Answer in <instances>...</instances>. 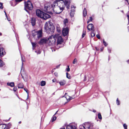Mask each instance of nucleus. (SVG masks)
<instances>
[{"label":"nucleus","mask_w":129,"mask_h":129,"mask_svg":"<svg viewBox=\"0 0 129 129\" xmlns=\"http://www.w3.org/2000/svg\"><path fill=\"white\" fill-rule=\"evenodd\" d=\"M44 28L46 32L48 34L53 33L55 29L53 24L50 22H47L46 23Z\"/></svg>","instance_id":"nucleus-1"},{"label":"nucleus","mask_w":129,"mask_h":129,"mask_svg":"<svg viewBox=\"0 0 129 129\" xmlns=\"http://www.w3.org/2000/svg\"><path fill=\"white\" fill-rule=\"evenodd\" d=\"M57 35H52L47 40V43L50 46H53L55 44L56 40L57 38Z\"/></svg>","instance_id":"nucleus-2"},{"label":"nucleus","mask_w":129,"mask_h":129,"mask_svg":"<svg viewBox=\"0 0 129 129\" xmlns=\"http://www.w3.org/2000/svg\"><path fill=\"white\" fill-rule=\"evenodd\" d=\"M57 3L56 4H54L53 3V5H52V10L53 12L56 14H59L62 12V11L56 5Z\"/></svg>","instance_id":"nucleus-3"},{"label":"nucleus","mask_w":129,"mask_h":129,"mask_svg":"<svg viewBox=\"0 0 129 129\" xmlns=\"http://www.w3.org/2000/svg\"><path fill=\"white\" fill-rule=\"evenodd\" d=\"M42 30L41 29L35 32L33 31L32 32V35L35 39H39L42 36Z\"/></svg>","instance_id":"nucleus-4"},{"label":"nucleus","mask_w":129,"mask_h":129,"mask_svg":"<svg viewBox=\"0 0 129 129\" xmlns=\"http://www.w3.org/2000/svg\"><path fill=\"white\" fill-rule=\"evenodd\" d=\"M25 10L28 12V11L27 10V9H28L29 10H31L33 9V7L32 3L29 1L25 2Z\"/></svg>","instance_id":"nucleus-5"},{"label":"nucleus","mask_w":129,"mask_h":129,"mask_svg":"<svg viewBox=\"0 0 129 129\" xmlns=\"http://www.w3.org/2000/svg\"><path fill=\"white\" fill-rule=\"evenodd\" d=\"M56 5L62 11L64 10L65 7L63 0H60V1L57 2Z\"/></svg>","instance_id":"nucleus-6"},{"label":"nucleus","mask_w":129,"mask_h":129,"mask_svg":"<svg viewBox=\"0 0 129 129\" xmlns=\"http://www.w3.org/2000/svg\"><path fill=\"white\" fill-rule=\"evenodd\" d=\"M51 6L52 5L50 6L46 4H45L44 6L45 11L47 12H49L50 11H52V8Z\"/></svg>","instance_id":"nucleus-7"},{"label":"nucleus","mask_w":129,"mask_h":129,"mask_svg":"<svg viewBox=\"0 0 129 129\" xmlns=\"http://www.w3.org/2000/svg\"><path fill=\"white\" fill-rule=\"evenodd\" d=\"M71 0H64L63 1V3L65 7L66 6L68 9H69L71 3Z\"/></svg>","instance_id":"nucleus-8"},{"label":"nucleus","mask_w":129,"mask_h":129,"mask_svg":"<svg viewBox=\"0 0 129 129\" xmlns=\"http://www.w3.org/2000/svg\"><path fill=\"white\" fill-rule=\"evenodd\" d=\"M63 42V40L62 39V37L60 36H59L58 37L57 41V46H56V48H58L57 47L58 46L61 44Z\"/></svg>","instance_id":"nucleus-9"},{"label":"nucleus","mask_w":129,"mask_h":129,"mask_svg":"<svg viewBox=\"0 0 129 129\" xmlns=\"http://www.w3.org/2000/svg\"><path fill=\"white\" fill-rule=\"evenodd\" d=\"M41 18L44 20H46L50 17V16L49 15L44 12Z\"/></svg>","instance_id":"nucleus-10"},{"label":"nucleus","mask_w":129,"mask_h":129,"mask_svg":"<svg viewBox=\"0 0 129 129\" xmlns=\"http://www.w3.org/2000/svg\"><path fill=\"white\" fill-rule=\"evenodd\" d=\"M22 78L25 81H27L28 80V76L27 74L25 72H23V73L21 74Z\"/></svg>","instance_id":"nucleus-11"},{"label":"nucleus","mask_w":129,"mask_h":129,"mask_svg":"<svg viewBox=\"0 0 129 129\" xmlns=\"http://www.w3.org/2000/svg\"><path fill=\"white\" fill-rule=\"evenodd\" d=\"M43 12L42 11L40 10H36V15L38 17L41 18L43 14Z\"/></svg>","instance_id":"nucleus-12"},{"label":"nucleus","mask_w":129,"mask_h":129,"mask_svg":"<svg viewBox=\"0 0 129 129\" xmlns=\"http://www.w3.org/2000/svg\"><path fill=\"white\" fill-rule=\"evenodd\" d=\"M69 29L67 28H63L62 30V34L64 36H66L68 34Z\"/></svg>","instance_id":"nucleus-13"},{"label":"nucleus","mask_w":129,"mask_h":129,"mask_svg":"<svg viewBox=\"0 0 129 129\" xmlns=\"http://www.w3.org/2000/svg\"><path fill=\"white\" fill-rule=\"evenodd\" d=\"M76 127L74 125L71 124L67 125V129H76Z\"/></svg>","instance_id":"nucleus-14"},{"label":"nucleus","mask_w":129,"mask_h":129,"mask_svg":"<svg viewBox=\"0 0 129 129\" xmlns=\"http://www.w3.org/2000/svg\"><path fill=\"white\" fill-rule=\"evenodd\" d=\"M85 126H83V127L85 129H90L91 126V124L89 123H85Z\"/></svg>","instance_id":"nucleus-15"},{"label":"nucleus","mask_w":129,"mask_h":129,"mask_svg":"<svg viewBox=\"0 0 129 129\" xmlns=\"http://www.w3.org/2000/svg\"><path fill=\"white\" fill-rule=\"evenodd\" d=\"M47 40L46 39H41L39 42V44H42L47 43Z\"/></svg>","instance_id":"nucleus-16"},{"label":"nucleus","mask_w":129,"mask_h":129,"mask_svg":"<svg viewBox=\"0 0 129 129\" xmlns=\"http://www.w3.org/2000/svg\"><path fill=\"white\" fill-rule=\"evenodd\" d=\"M94 28V26L92 24H89L87 26V28L89 30H92Z\"/></svg>","instance_id":"nucleus-17"},{"label":"nucleus","mask_w":129,"mask_h":129,"mask_svg":"<svg viewBox=\"0 0 129 129\" xmlns=\"http://www.w3.org/2000/svg\"><path fill=\"white\" fill-rule=\"evenodd\" d=\"M5 54L6 52L4 49L3 48H1L0 49V55L1 56H2Z\"/></svg>","instance_id":"nucleus-18"},{"label":"nucleus","mask_w":129,"mask_h":129,"mask_svg":"<svg viewBox=\"0 0 129 129\" xmlns=\"http://www.w3.org/2000/svg\"><path fill=\"white\" fill-rule=\"evenodd\" d=\"M0 129H7L6 125L5 124H0Z\"/></svg>","instance_id":"nucleus-19"},{"label":"nucleus","mask_w":129,"mask_h":129,"mask_svg":"<svg viewBox=\"0 0 129 129\" xmlns=\"http://www.w3.org/2000/svg\"><path fill=\"white\" fill-rule=\"evenodd\" d=\"M60 85L61 86H62L64 84L66 83V81L64 80H62L60 81L59 83Z\"/></svg>","instance_id":"nucleus-20"},{"label":"nucleus","mask_w":129,"mask_h":129,"mask_svg":"<svg viewBox=\"0 0 129 129\" xmlns=\"http://www.w3.org/2000/svg\"><path fill=\"white\" fill-rule=\"evenodd\" d=\"M31 23L33 26L36 23L35 19L34 18H31Z\"/></svg>","instance_id":"nucleus-21"},{"label":"nucleus","mask_w":129,"mask_h":129,"mask_svg":"<svg viewBox=\"0 0 129 129\" xmlns=\"http://www.w3.org/2000/svg\"><path fill=\"white\" fill-rule=\"evenodd\" d=\"M7 84L8 85L10 86L11 87H14V84L13 82H11L10 83H8Z\"/></svg>","instance_id":"nucleus-22"},{"label":"nucleus","mask_w":129,"mask_h":129,"mask_svg":"<svg viewBox=\"0 0 129 129\" xmlns=\"http://www.w3.org/2000/svg\"><path fill=\"white\" fill-rule=\"evenodd\" d=\"M74 10L73 11H72V10H71V12L70 13V15L71 17H73L74 16Z\"/></svg>","instance_id":"nucleus-23"},{"label":"nucleus","mask_w":129,"mask_h":129,"mask_svg":"<svg viewBox=\"0 0 129 129\" xmlns=\"http://www.w3.org/2000/svg\"><path fill=\"white\" fill-rule=\"evenodd\" d=\"M87 13V11L86 10V9L85 8L84 9V10H83V16L84 17L86 16V15Z\"/></svg>","instance_id":"nucleus-24"},{"label":"nucleus","mask_w":129,"mask_h":129,"mask_svg":"<svg viewBox=\"0 0 129 129\" xmlns=\"http://www.w3.org/2000/svg\"><path fill=\"white\" fill-rule=\"evenodd\" d=\"M68 22V20L67 19H64L63 22L64 25L65 26H66V23H67Z\"/></svg>","instance_id":"nucleus-25"},{"label":"nucleus","mask_w":129,"mask_h":129,"mask_svg":"<svg viewBox=\"0 0 129 129\" xmlns=\"http://www.w3.org/2000/svg\"><path fill=\"white\" fill-rule=\"evenodd\" d=\"M23 84L20 83L18 85V87L19 88H23Z\"/></svg>","instance_id":"nucleus-26"},{"label":"nucleus","mask_w":129,"mask_h":129,"mask_svg":"<svg viewBox=\"0 0 129 129\" xmlns=\"http://www.w3.org/2000/svg\"><path fill=\"white\" fill-rule=\"evenodd\" d=\"M93 20L92 17H90L89 19H88L87 22V23H89L90 22L92 21Z\"/></svg>","instance_id":"nucleus-27"},{"label":"nucleus","mask_w":129,"mask_h":129,"mask_svg":"<svg viewBox=\"0 0 129 129\" xmlns=\"http://www.w3.org/2000/svg\"><path fill=\"white\" fill-rule=\"evenodd\" d=\"M46 84V82L45 81H42L41 83V86H45Z\"/></svg>","instance_id":"nucleus-28"},{"label":"nucleus","mask_w":129,"mask_h":129,"mask_svg":"<svg viewBox=\"0 0 129 129\" xmlns=\"http://www.w3.org/2000/svg\"><path fill=\"white\" fill-rule=\"evenodd\" d=\"M4 65V63L3 61L0 59V67H2Z\"/></svg>","instance_id":"nucleus-29"},{"label":"nucleus","mask_w":129,"mask_h":129,"mask_svg":"<svg viewBox=\"0 0 129 129\" xmlns=\"http://www.w3.org/2000/svg\"><path fill=\"white\" fill-rule=\"evenodd\" d=\"M66 74L67 77L69 79H70L71 78L70 74H69L67 72L66 73Z\"/></svg>","instance_id":"nucleus-30"},{"label":"nucleus","mask_w":129,"mask_h":129,"mask_svg":"<svg viewBox=\"0 0 129 129\" xmlns=\"http://www.w3.org/2000/svg\"><path fill=\"white\" fill-rule=\"evenodd\" d=\"M98 118L100 119H102V117L101 116V114L100 113H98Z\"/></svg>","instance_id":"nucleus-31"},{"label":"nucleus","mask_w":129,"mask_h":129,"mask_svg":"<svg viewBox=\"0 0 129 129\" xmlns=\"http://www.w3.org/2000/svg\"><path fill=\"white\" fill-rule=\"evenodd\" d=\"M31 44L33 47V49L34 48L36 47V43H35L31 42Z\"/></svg>","instance_id":"nucleus-32"},{"label":"nucleus","mask_w":129,"mask_h":129,"mask_svg":"<svg viewBox=\"0 0 129 129\" xmlns=\"http://www.w3.org/2000/svg\"><path fill=\"white\" fill-rule=\"evenodd\" d=\"M56 119V116L53 117L52 118L51 120L52 122H53L55 121Z\"/></svg>","instance_id":"nucleus-33"},{"label":"nucleus","mask_w":129,"mask_h":129,"mask_svg":"<svg viewBox=\"0 0 129 129\" xmlns=\"http://www.w3.org/2000/svg\"><path fill=\"white\" fill-rule=\"evenodd\" d=\"M94 79V77H91L89 78V81L91 82Z\"/></svg>","instance_id":"nucleus-34"},{"label":"nucleus","mask_w":129,"mask_h":129,"mask_svg":"<svg viewBox=\"0 0 129 129\" xmlns=\"http://www.w3.org/2000/svg\"><path fill=\"white\" fill-rule=\"evenodd\" d=\"M24 90L26 91V93L27 94V97H28V93H29L28 91L27 90V89H26V88H24Z\"/></svg>","instance_id":"nucleus-35"},{"label":"nucleus","mask_w":129,"mask_h":129,"mask_svg":"<svg viewBox=\"0 0 129 129\" xmlns=\"http://www.w3.org/2000/svg\"><path fill=\"white\" fill-rule=\"evenodd\" d=\"M103 43L104 45L105 46H107L108 44L105 41L104 39H103Z\"/></svg>","instance_id":"nucleus-36"},{"label":"nucleus","mask_w":129,"mask_h":129,"mask_svg":"<svg viewBox=\"0 0 129 129\" xmlns=\"http://www.w3.org/2000/svg\"><path fill=\"white\" fill-rule=\"evenodd\" d=\"M120 101L118 100V99L117 98L116 100V104L118 105H120Z\"/></svg>","instance_id":"nucleus-37"},{"label":"nucleus","mask_w":129,"mask_h":129,"mask_svg":"<svg viewBox=\"0 0 129 129\" xmlns=\"http://www.w3.org/2000/svg\"><path fill=\"white\" fill-rule=\"evenodd\" d=\"M3 8V3H0V8L2 9Z\"/></svg>","instance_id":"nucleus-38"},{"label":"nucleus","mask_w":129,"mask_h":129,"mask_svg":"<svg viewBox=\"0 0 129 129\" xmlns=\"http://www.w3.org/2000/svg\"><path fill=\"white\" fill-rule=\"evenodd\" d=\"M123 126L124 128V129H127V126L125 124H124L123 125Z\"/></svg>","instance_id":"nucleus-39"},{"label":"nucleus","mask_w":129,"mask_h":129,"mask_svg":"<svg viewBox=\"0 0 129 129\" xmlns=\"http://www.w3.org/2000/svg\"><path fill=\"white\" fill-rule=\"evenodd\" d=\"M75 8H76L75 7L73 6H72L71 7V10H72V11H73L74 10H75L74 9H75Z\"/></svg>","instance_id":"nucleus-40"},{"label":"nucleus","mask_w":129,"mask_h":129,"mask_svg":"<svg viewBox=\"0 0 129 129\" xmlns=\"http://www.w3.org/2000/svg\"><path fill=\"white\" fill-rule=\"evenodd\" d=\"M85 34H86L85 31H83V34H82V38H83L84 37V36H85Z\"/></svg>","instance_id":"nucleus-41"},{"label":"nucleus","mask_w":129,"mask_h":129,"mask_svg":"<svg viewBox=\"0 0 129 129\" xmlns=\"http://www.w3.org/2000/svg\"><path fill=\"white\" fill-rule=\"evenodd\" d=\"M91 37H93L95 36V34L94 32H92L91 34Z\"/></svg>","instance_id":"nucleus-42"},{"label":"nucleus","mask_w":129,"mask_h":129,"mask_svg":"<svg viewBox=\"0 0 129 129\" xmlns=\"http://www.w3.org/2000/svg\"><path fill=\"white\" fill-rule=\"evenodd\" d=\"M77 62V59L76 58H75L73 61V64H75Z\"/></svg>","instance_id":"nucleus-43"},{"label":"nucleus","mask_w":129,"mask_h":129,"mask_svg":"<svg viewBox=\"0 0 129 129\" xmlns=\"http://www.w3.org/2000/svg\"><path fill=\"white\" fill-rule=\"evenodd\" d=\"M21 60H22V66H23V62H24V61H25L23 59V57H22V56H21Z\"/></svg>","instance_id":"nucleus-44"},{"label":"nucleus","mask_w":129,"mask_h":129,"mask_svg":"<svg viewBox=\"0 0 129 129\" xmlns=\"http://www.w3.org/2000/svg\"><path fill=\"white\" fill-rule=\"evenodd\" d=\"M68 68L66 69V70L67 72H69L70 71V68L69 67V66H68Z\"/></svg>","instance_id":"nucleus-45"},{"label":"nucleus","mask_w":129,"mask_h":129,"mask_svg":"<svg viewBox=\"0 0 129 129\" xmlns=\"http://www.w3.org/2000/svg\"><path fill=\"white\" fill-rule=\"evenodd\" d=\"M75 98V97L74 96H72V97H69V101H70L71 100L74 99Z\"/></svg>","instance_id":"nucleus-46"},{"label":"nucleus","mask_w":129,"mask_h":129,"mask_svg":"<svg viewBox=\"0 0 129 129\" xmlns=\"http://www.w3.org/2000/svg\"><path fill=\"white\" fill-rule=\"evenodd\" d=\"M96 37L97 38L99 39H100V35L98 34H97L96 35Z\"/></svg>","instance_id":"nucleus-47"},{"label":"nucleus","mask_w":129,"mask_h":129,"mask_svg":"<svg viewBox=\"0 0 129 129\" xmlns=\"http://www.w3.org/2000/svg\"><path fill=\"white\" fill-rule=\"evenodd\" d=\"M60 0H55V1L54 2V4H56L57 2L60 1Z\"/></svg>","instance_id":"nucleus-48"},{"label":"nucleus","mask_w":129,"mask_h":129,"mask_svg":"<svg viewBox=\"0 0 129 129\" xmlns=\"http://www.w3.org/2000/svg\"><path fill=\"white\" fill-rule=\"evenodd\" d=\"M5 13V15H6V17L7 18L8 20V21H9V20L8 19V17L7 15V14H6V13L5 11H4Z\"/></svg>","instance_id":"nucleus-49"},{"label":"nucleus","mask_w":129,"mask_h":129,"mask_svg":"<svg viewBox=\"0 0 129 129\" xmlns=\"http://www.w3.org/2000/svg\"><path fill=\"white\" fill-rule=\"evenodd\" d=\"M54 74L55 75L56 77H57L58 76V73L57 72H55Z\"/></svg>","instance_id":"nucleus-50"},{"label":"nucleus","mask_w":129,"mask_h":129,"mask_svg":"<svg viewBox=\"0 0 129 129\" xmlns=\"http://www.w3.org/2000/svg\"><path fill=\"white\" fill-rule=\"evenodd\" d=\"M22 0H15L16 2H20Z\"/></svg>","instance_id":"nucleus-51"},{"label":"nucleus","mask_w":129,"mask_h":129,"mask_svg":"<svg viewBox=\"0 0 129 129\" xmlns=\"http://www.w3.org/2000/svg\"><path fill=\"white\" fill-rule=\"evenodd\" d=\"M17 89L16 88L14 87V88L13 90L14 91H16Z\"/></svg>","instance_id":"nucleus-52"},{"label":"nucleus","mask_w":129,"mask_h":129,"mask_svg":"<svg viewBox=\"0 0 129 129\" xmlns=\"http://www.w3.org/2000/svg\"><path fill=\"white\" fill-rule=\"evenodd\" d=\"M60 65V64H59V65H58L57 66H56V68H57V69L59 67Z\"/></svg>","instance_id":"nucleus-53"},{"label":"nucleus","mask_w":129,"mask_h":129,"mask_svg":"<svg viewBox=\"0 0 129 129\" xmlns=\"http://www.w3.org/2000/svg\"><path fill=\"white\" fill-rule=\"evenodd\" d=\"M127 17L128 18V21L129 22V15H127Z\"/></svg>","instance_id":"nucleus-54"},{"label":"nucleus","mask_w":129,"mask_h":129,"mask_svg":"<svg viewBox=\"0 0 129 129\" xmlns=\"http://www.w3.org/2000/svg\"><path fill=\"white\" fill-rule=\"evenodd\" d=\"M52 81L53 82H55L56 80L53 79Z\"/></svg>","instance_id":"nucleus-55"},{"label":"nucleus","mask_w":129,"mask_h":129,"mask_svg":"<svg viewBox=\"0 0 129 129\" xmlns=\"http://www.w3.org/2000/svg\"><path fill=\"white\" fill-rule=\"evenodd\" d=\"M126 2L129 5V0H127Z\"/></svg>","instance_id":"nucleus-56"},{"label":"nucleus","mask_w":129,"mask_h":129,"mask_svg":"<svg viewBox=\"0 0 129 129\" xmlns=\"http://www.w3.org/2000/svg\"><path fill=\"white\" fill-rule=\"evenodd\" d=\"M93 112H96V111L95 110H93Z\"/></svg>","instance_id":"nucleus-57"},{"label":"nucleus","mask_w":129,"mask_h":129,"mask_svg":"<svg viewBox=\"0 0 129 129\" xmlns=\"http://www.w3.org/2000/svg\"><path fill=\"white\" fill-rule=\"evenodd\" d=\"M108 51L109 52V53L110 52H111V50H109V49H108Z\"/></svg>","instance_id":"nucleus-58"},{"label":"nucleus","mask_w":129,"mask_h":129,"mask_svg":"<svg viewBox=\"0 0 129 129\" xmlns=\"http://www.w3.org/2000/svg\"><path fill=\"white\" fill-rule=\"evenodd\" d=\"M57 111H56V113H55V114H54V115H55L56 114V113H57Z\"/></svg>","instance_id":"nucleus-59"},{"label":"nucleus","mask_w":129,"mask_h":129,"mask_svg":"<svg viewBox=\"0 0 129 129\" xmlns=\"http://www.w3.org/2000/svg\"><path fill=\"white\" fill-rule=\"evenodd\" d=\"M21 123V121H20V122H19V124H20V123Z\"/></svg>","instance_id":"nucleus-60"},{"label":"nucleus","mask_w":129,"mask_h":129,"mask_svg":"<svg viewBox=\"0 0 129 129\" xmlns=\"http://www.w3.org/2000/svg\"><path fill=\"white\" fill-rule=\"evenodd\" d=\"M60 129H65L64 128H61Z\"/></svg>","instance_id":"nucleus-61"},{"label":"nucleus","mask_w":129,"mask_h":129,"mask_svg":"<svg viewBox=\"0 0 129 129\" xmlns=\"http://www.w3.org/2000/svg\"><path fill=\"white\" fill-rule=\"evenodd\" d=\"M59 46L60 47H62V46Z\"/></svg>","instance_id":"nucleus-62"},{"label":"nucleus","mask_w":129,"mask_h":129,"mask_svg":"<svg viewBox=\"0 0 129 129\" xmlns=\"http://www.w3.org/2000/svg\"><path fill=\"white\" fill-rule=\"evenodd\" d=\"M2 35L1 33H0V35Z\"/></svg>","instance_id":"nucleus-63"},{"label":"nucleus","mask_w":129,"mask_h":129,"mask_svg":"<svg viewBox=\"0 0 129 129\" xmlns=\"http://www.w3.org/2000/svg\"><path fill=\"white\" fill-rule=\"evenodd\" d=\"M56 68H54V70H55L56 69Z\"/></svg>","instance_id":"nucleus-64"}]
</instances>
